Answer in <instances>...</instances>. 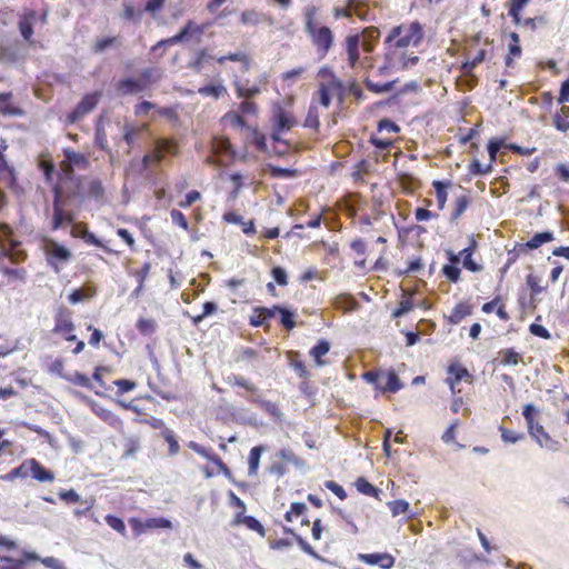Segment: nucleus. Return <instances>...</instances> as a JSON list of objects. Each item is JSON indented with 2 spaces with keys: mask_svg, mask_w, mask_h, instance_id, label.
Here are the masks:
<instances>
[{
  "mask_svg": "<svg viewBox=\"0 0 569 569\" xmlns=\"http://www.w3.org/2000/svg\"><path fill=\"white\" fill-rule=\"evenodd\" d=\"M188 447L191 450H193L196 453H198L201 457H203V458L210 460L211 462H213L217 466L218 470L220 472H222L224 476H229L230 475V469L228 468V466L211 449H207L203 446H201V445H199L198 442H194V441H190L188 443Z\"/></svg>",
  "mask_w": 569,
  "mask_h": 569,
  "instance_id": "nucleus-19",
  "label": "nucleus"
},
{
  "mask_svg": "<svg viewBox=\"0 0 569 569\" xmlns=\"http://www.w3.org/2000/svg\"><path fill=\"white\" fill-rule=\"evenodd\" d=\"M63 156L70 160L73 168L87 170L90 167L89 158L84 153L77 152L71 148L63 149Z\"/></svg>",
  "mask_w": 569,
  "mask_h": 569,
  "instance_id": "nucleus-31",
  "label": "nucleus"
},
{
  "mask_svg": "<svg viewBox=\"0 0 569 569\" xmlns=\"http://www.w3.org/2000/svg\"><path fill=\"white\" fill-rule=\"evenodd\" d=\"M477 249L478 241L470 236L468 246L460 251L463 268L471 272H479L483 269L482 264L473 259Z\"/></svg>",
  "mask_w": 569,
  "mask_h": 569,
  "instance_id": "nucleus-17",
  "label": "nucleus"
},
{
  "mask_svg": "<svg viewBox=\"0 0 569 569\" xmlns=\"http://www.w3.org/2000/svg\"><path fill=\"white\" fill-rule=\"evenodd\" d=\"M526 283L530 289L531 297L540 295L547 288L541 284V278L535 273L527 274Z\"/></svg>",
  "mask_w": 569,
  "mask_h": 569,
  "instance_id": "nucleus-48",
  "label": "nucleus"
},
{
  "mask_svg": "<svg viewBox=\"0 0 569 569\" xmlns=\"http://www.w3.org/2000/svg\"><path fill=\"white\" fill-rule=\"evenodd\" d=\"M472 313V306L468 302H459L451 310L447 320L451 325L460 323L465 318Z\"/></svg>",
  "mask_w": 569,
  "mask_h": 569,
  "instance_id": "nucleus-29",
  "label": "nucleus"
},
{
  "mask_svg": "<svg viewBox=\"0 0 569 569\" xmlns=\"http://www.w3.org/2000/svg\"><path fill=\"white\" fill-rule=\"evenodd\" d=\"M470 202H471V199L467 194L457 197L455 200V209L452 211L451 219L457 220L458 218H460L463 214V212L467 210V208L469 207Z\"/></svg>",
  "mask_w": 569,
  "mask_h": 569,
  "instance_id": "nucleus-47",
  "label": "nucleus"
},
{
  "mask_svg": "<svg viewBox=\"0 0 569 569\" xmlns=\"http://www.w3.org/2000/svg\"><path fill=\"white\" fill-rule=\"evenodd\" d=\"M157 148L161 150L163 156L171 154L177 156L179 152V144L174 139L160 138L156 140Z\"/></svg>",
  "mask_w": 569,
  "mask_h": 569,
  "instance_id": "nucleus-41",
  "label": "nucleus"
},
{
  "mask_svg": "<svg viewBox=\"0 0 569 569\" xmlns=\"http://www.w3.org/2000/svg\"><path fill=\"white\" fill-rule=\"evenodd\" d=\"M329 350L330 343L325 339L319 340L317 345L310 349V356L315 359L317 366H323L326 363L322 357L326 356Z\"/></svg>",
  "mask_w": 569,
  "mask_h": 569,
  "instance_id": "nucleus-39",
  "label": "nucleus"
},
{
  "mask_svg": "<svg viewBox=\"0 0 569 569\" xmlns=\"http://www.w3.org/2000/svg\"><path fill=\"white\" fill-rule=\"evenodd\" d=\"M234 86L238 98L250 99L260 93V88L258 86L247 87L239 82H237Z\"/></svg>",
  "mask_w": 569,
  "mask_h": 569,
  "instance_id": "nucleus-53",
  "label": "nucleus"
},
{
  "mask_svg": "<svg viewBox=\"0 0 569 569\" xmlns=\"http://www.w3.org/2000/svg\"><path fill=\"white\" fill-rule=\"evenodd\" d=\"M553 240V233L550 231L536 233L530 240L526 242V247L528 249H537L543 243L550 242Z\"/></svg>",
  "mask_w": 569,
  "mask_h": 569,
  "instance_id": "nucleus-44",
  "label": "nucleus"
},
{
  "mask_svg": "<svg viewBox=\"0 0 569 569\" xmlns=\"http://www.w3.org/2000/svg\"><path fill=\"white\" fill-rule=\"evenodd\" d=\"M380 32L376 27L363 28L361 34H358V47L361 46L363 52L371 53L379 41Z\"/></svg>",
  "mask_w": 569,
  "mask_h": 569,
  "instance_id": "nucleus-24",
  "label": "nucleus"
},
{
  "mask_svg": "<svg viewBox=\"0 0 569 569\" xmlns=\"http://www.w3.org/2000/svg\"><path fill=\"white\" fill-rule=\"evenodd\" d=\"M530 0H508V14L515 24L521 22V11L529 3Z\"/></svg>",
  "mask_w": 569,
  "mask_h": 569,
  "instance_id": "nucleus-37",
  "label": "nucleus"
},
{
  "mask_svg": "<svg viewBox=\"0 0 569 569\" xmlns=\"http://www.w3.org/2000/svg\"><path fill=\"white\" fill-rule=\"evenodd\" d=\"M91 410L98 418H100L103 422H106L113 429H116V430L123 429V421L121 420V418L118 415H116L110 409H107L98 403H92Z\"/></svg>",
  "mask_w": 569,
  "mask_h": 569,
  "instance_id": "nucleus-23",
  "label": "nucleus"
},
{
  "mask_svg": "<svg viewBox=\"0 0 569 569\" xmlns=\"http://www.w3.org/2000/svg\"><path fill=\"white\" fill-rule=\"evenodd\" d=\"M52 333L62 337L66 333L74 332L76 325L73 321V312L66 306H59L53 315Z\"/></svg>",
  "mask_w": 569,
  "mask_h": 569,
  "instance_id": "nucleus-13",
  "label": "nucleus"
},
{
  "mask_svg": "<svg viewBox=\"0 0 569 569\" xmlns=\"http://www.w3.org/2000/svg\"><path fill=\"white\" fill-rule=\"evenodd\" d=\"M553 126L558 131H569V107L562 106L553 116Z\"/></svg>",
  "mask_w": 569,
  "mask_h": 569,
  "instance_id": "nucleus-38",
  "label": "nucleus"
},
{
  "mask_svg": "<svg viewBox=\"0 0 569 569\" xmlns=\"http://www.w3.org/2000/svg\"><path fill=\"white\" fill-rule=\"evenodd\" d=\"M317 8L310 7L305 13V30L320 58H325L333 44V33L329 27L316 21Z\"/></svg>",
  "mask_w": 569,
  "mask_h": 569,
  "instance_id": "nucleus-3",
  "label": "nucleus"
},
{
  "mask_svg": "<svg viewBox=\"0 0 569 569\" xmlns=\"http://www.w3.org/2000/svg\"><path fill=\"white\" fill-rule=\"evenodd\" d=\"M100 97L101 92L98 91L84 94L76 108L69 113V121L76 122L92 111L97 107Z\"/></svg>",
  "mask_w": 569,
  "mask_h": 569,
  "instance_id": "nucleus-15",
  "label": "nucleus"
},
{
  "mask_svg": "<svg viewBox=\"0 0 569 569\" xmlns=\"http://www.w3.org/2000/svg\"><path fill=\"white\" fill-rule=\"evenodd\" d=\"M160 78L161 72L158 69L147 68L140 72L137 79L124 78L119 80L116 84V89L120 96L137 94L149 90Z\"/></svg>",
  "mask_w": 569,
  "mask_h": 569,
  "instance_id": "nucleus-4",
  "label": "nucleus"
},
{
  "mask_svg": "<svg viewBox=\"0 0 569 569\" xmlns=\"http://www.w3.org/2000/svg\"><path fill=\"white\" fill-rule=\"evenodd\" d=\"M487 51L485 49H480L476 52V54L471 58V60L465 62L462 64V69L465 72H470L478 64H480L486 59Z\"/></svg>",
  "mask_w": 569,
  "mask_h": 569,
  "instance_id": "nucleus-60",
  "label": "nucleus"
},
{
  "mask_svg": "<svg viewBox=\"0 0 569 569\" xmlns=\"http://www.w3.org/2000/svg\"><path fill=\"white\" fill-rule=\"evenodd\" d=\"M163 158L164 156L161 153V150H159L154 144L152 152L144 154L141 163L143 169H147L151 164L160 163L163 160Z\"/></svg>",
  "mask_w": 569,
  "mask_h": 569,
  "instance_id": "nucleus-54",
  "label": "nucleus"
},
{
  "mask_svg": "<svg viewBox=\"0 0 569 569\" xmlns=\"http://www.w3.org/2000/svg\"><path fill=\"white\" fill-rule=\"evenodd\" d=\"M388 507L393 517L407 513L409 511V503L402 499L388 502Z\"/></svg>",
  "mask_w": 569,
  "mask_h": 569,
  "instance_id": "nucleus-63",
  "label": "nucleus"
},
{
  "mask_svg": "<svg viewBox=\"0 0 569 569\" xmlns=\"http://www.w3.org/2000/svg\"><path fill=\"white\" fill-rule=\"evenodd\" d=\"M223 120L234 128H246L247 129V127H248L243 117L236 111L227 112L223 116Z\"/></svg>",
  "mask_w": 569,
  "mask_h": 569,
  "instance_id": "nucleus-58",
  "label": "nucleus"
},
{
  "mask_svg": "<svg viewBox=\"0 0 569 569\" xmlns=\"http://www.w3.org/2000/svg\"><path fill=\"white\" fill-rule=\"evenodd\" d=\"M12 92L0 93V114L3 117H18L23 114V110L13 103Z\"/></svg>",
  "mask_w": 569,
  "mask_h": 569,
  "instance_id": "nucleus-27",
  "label": "nucleus"
},
{
  "mask_svg": "<svg viewBox=\"0 0 569 569\" xmlns=\"http://www.w3.org/2000/svg\"><path fill=\"white\" fill-rule=\"evenodd\" d=\"M358 492L378 499L381 490L368 482L365 478L358 477Z\"/></svg>",
  "mask_w": 569,
  "mask_h": 569,
  "instance_id": "nucleus-51",
  "label": "nucleus"
},
{
  "mask_svg": "<svg viewBox=\"0 0 569 569\" xmlns=\"http://www.w3.org/2000/svg\"><path fill=\"white\" fill-rule=\"evenodd\" d=\"M27 477H29L28 459L24 460L20 466L11 469L8 473L2 476L1 479L13 481L14 479H26Z\"/></svg>",
  "mask_w": 569,
  "mask_h": 569,
  "instance_id": "nucleus-45",
  "label": "nucleus"
},
{
  "mask_svg": "<svg viewBox=\"0 0 569 569\" xmlns=\"http://www.w3.org/2000/svg\"><path fill=\"white\" fill-rule=\"evenodd\" d=\"M264 451L263 446L253 447L248 457V473L249 476H257L259 470V463L262 452Z\"/></svg>",
  "mask_w": 569,
  "mask_h": 569,
  "instance_id": "nucleus-35",
  "label": "nucleus"
},
{
  "mask_svg": "<svg viewBox=\"0 0 569 569\" xmlns=\"http://www.w3.org/2000/svg\"><path fill=\"white\" fill-rule=\"evenodd\" d=\"M425 31L420 22L412 21L393 27L386 38V57L392 67L408 68L419 61L411 49L423 40Z\"/></svg>",
  "mask_w": 569,
  "mask_h": 569,
  "instance_id": "nucleus-1",
  "label": "nucleus"
},
{
  "mask_svg": "<svg viewBox=\"0 0 569 569\" xmlns=\"http://www.w3.org/2000/svg\"><path fill=\"white\" fill-rule=\"evenodd\" d=\"M501 440L506 443H517L525 439V435L506 427H499Z\"/></svg>",
  "mask_w": 569,
  "mask_h": 569,
  "instance_id": "nucleus-52",
  "label": "nucleus"
},
{
  "mask_svg": "<svg viewBox=\"0 0 569 569\" xmlns=\"http://www.w3.org/2000/svg\"><path fill=\"white\" fill-rule=\"evenodd\" d=\"M327 81L319 83L318 90L312 96L311 103L320 104L323 108H328L333 98H337L339 102H342L345 94V86L333 74H329Z\"/></svg>",
  "mask_w": 569,
  "mask_h": 569,
  "instance_id": "nucleus-6",
  "label": "nucleus"
},
{
  "mask_svg": "<svg viewBox=\"0 0 569 569\" xmlns=\"http://www.w3.org/2000/svg\"><path fill=\"white\" fill-rule=\"evenodd\" d=\"M358 559L369 566H378L382 569H391L395 566V557L388 552L358 553Z\"/></svg>",
  "mask_w": 569,
  "mask_h": 569,
  "instance_id": "nucleus-18",
  "label": "nucleus"
},
{
  "mask_svg": "<svg viewBox=\"0 0 569 569\" xmlns=\"http://www.w3.org/2000/svg\"><path fill=\"white\" fill-rule=\"evenodd\" d=\"M104 194V188L100 180L93 179L89 182L87 196L93 199H102Z\"/></svg>",
  "mask_w": 569,
  "mask_h": 569,
  "instance_id": "nucleus-55",
  "label": "nucleus"
},
{
  "mask_svg": "<svg viewBox=\"0 0 569 569\" xmlns=\"http://www.w3.org/2000/svg\"><path fill=\"white\" fill-rule=\"evenodd\" d=\"M212 59V56L207 49H201L196 53L194 59L190 62V68L196 72H200L207 61Z\"/></svg>",
  "mask_w": 569,
  "mask_h": 569,
  "instance_id": "nucleus-49",
  "label": "nucleus"
},
{
  "mask_svg": "<svg viewBox=\"0 0 569 569\" xmlns=\"http://www.w3.org/2000/svg\"><path fill=\"white\" fill-rule=\"evenodd\" d=\"M303 127L312 129L315 131L319 130L320 120H319V111H318V106L317 104L310 103L308 113H307L306 119L303 121Z\"/></svg>",
  "mask_w": 569,
  "mask_h": 569,
  "instance_id": "nucleus-43",
  "label": "nucleus"
},
{
  "mask_svg": "<svg viewBox=\"0 0 569 569\" xmlns=\"http://www.w3.org/2000/svg\"><path fill=\"white\" fill-rule=\"evenodd\" d=\"M451 181H440L435 180L432 182V187L436 191V198L439 210H442L446 207L447 199H448V192L447 189L451 187Z\"/></svg>",
  "mask_w": 569,
  "mask_h": 569,
  "instance_id": "nucleus-32",
  "label": "nucleus"
},
{
  "mask_svg": "<svg viewBox=\"0 0 569 569\" xmlns=\"http://www.w3.org/2000/svg\"><path fill=\"white\" fill-rule=\"evenodd\" d=\"M161 435H162L163 439L166 440V442L169 445V455L170 456L177 455L180 450V446L176 439L173 431L170 429H164L161 432Z\"/></svg>",
  "mask_w": 569,
  "mask_h": 569,
  "instance_id": "nucleus-57",
  "label": "nucleus"
},
{
  "mask_svg": "<svg viewBox=\"0 0 569 569\" xmlns=\"http://www.w3.org/2000/svg\"><path fill=\"white\" fill-rule=\"evenodd\" d=\"M37 18V12L30 10L24 12L18 22V29L20 31L21 37L30 44H33L32 36H33V21Z\"/></svg>",
  "mask_w": 569,
  "mask_h": 569,
  "instance_id": "nucleus-25",
  "label": "nucleus"
},
{
  "mask_svg": "<svg viewBox=\"0 0 569 569\" xmlns=\"http://www.w3.org/2000/svg\"><path fill=\"white\" fill-rule=\"evenodd\" d=\"M72 203L54 199L52 200V213L50 229L57 231L74 223L77 212L71 208Z\"/></svg>",
  "mask_w": 569,
  "mask_h": 569,
  "instance_id": "nucleus-11",
  "label": "nucleus"
},
{
  "mask_svg": "<svg viewBox=\"0 0 569 569\" xmlns=\"http://www.w3.org/2000/svg\"><path fill=\"white\" fill-rule=\"evenodd\" d=\"M104 520H106L107 525L110 528H112L114 531H117L118 533H120L122 536H126L127 529H126V525L121 518L113 516V515H107L104 517Z\"/></svg>",
  "mask_w": 569,
  "mask_h": 569,
  "instance_id": "nucleus-56",
  "label": "nucleus"
},
{
  "mask_svg": "<svg viewBox=\"0 0 569 569\" xmlns=\"http://www.w3.org/2000/svg\"><path fill=\"white\" fill-rule=\"evenodd\" d=\"M273 317L274 310H272V308H254L249 317V325L252 327H261L264 326L267 321Z\"/></svg>",
  "mask_w": 569,
  "mask_h": 569,
  "instance_id": "nucleus-28",
  "label": "nucleus"
},
{
  "mask_svg": "<svg viewBox=\"0 0 569 569\" xmlns=\"http://www.w3.org/2000/svg\"><path fill=\"white\" fill-rule=\"evenodd\" d=\"M249 401L254 402L258 405L260 409H262L269 416L280 419L282 416V412L279 408V406L276 402L269 401V400H262V399H249Z\"/></svg>",
  "mask_w": 569,
  "mask_h": 569,
  "instance_id": "nucleus-40",
  "label": "nucleus"
},
{
  "mask_svg": "<svg viewBox=\"0 0 569 569\" xmlns=\"http://www.w3.org/2000/svg\"><path fill=\"white\" fill-rule=\"evenodd\" d=\"M54 199H59L69 203L81 201V181L79 178L58 179L52 187Z\"/></svg>",
  "mask_w": 569,
  "mask_h": 569,
  "instance_id": "nucleus-10",
  "label": "nucleus"
},
{
  "mask_svg": "<svg viewBox=\"0 0 569 569\" xmlns=\"http://www.w3.org/2000/svg\"><path fill=\"white\" fill-rule=\"evenodd\" d=\"M307 510L308 508L306 503L292 502L284 515V519L287 522L293 523V526L284 528V532L293 536L302 551L312 557H317L315 549L303 538V529L310 526V520L307 517Z\"/></svg>",
  "mask_w": 569,
  "mask_h": 569,
  "instance_id": "nucleus-2",
  "label": "nucleus"
},
{
  "mask_svg": "<svg viewBox=\"0 0 569 569\" xmlns=\"http://www.w3.org/2000/svg\"><path fill=\"white\" fill-rule=\"evenodd\" d=\"M71 236L74 238H81L87 244L99 247L107 253H113V251L104 246L94 233L88 231L86 223L73 224Z\"/></svg>",
  "mask_w": 569,
  "mask_h": 569,
  "instance_id": "nucleus-20",
  "label": "nucleus"
},
{
  "mask_svg": "<svg viewBox=\"0 0 569 569\" xmlns=\"http://www.w3.org/2000/svg\"><path fill=\"white\" fill-rule=\"evenodd\" d=\"M445 381L449 386L451 392L456 395L461 392V390L457 388L461 381L472 385L473 376L465 366L455 360L451 361L447 368V378Z\"/></svg>",
  "mask_w": 569,
  "mask_h": 569,
  "instance_id": "nucleus-12",
  "label": "nucleus"
},
{
  "mask_svg": "<svg viewBox=\"0 0 569 569\" xmlns=\"http://www.w3.org/2000/svg\"><path fill=\"white\" fill-rule=\"evenodd\" d=\"M272 310H274V315H280V323L284 329L292 330L296 327V315L293 311L281 306H273Z\"/></svg>",
  "mask_w": 569,
  "mask_h": 569,
  "instance_id": "nucleus-33",
  "label": "nucleus"
},
{
  "mask_svg": "<svg viewBox=\"0 0 569 569\" xmlns=\"http://www.w3.org/2000/svg\"><path fill=\"white\" fill-rule=\"evenodd\" d=\"M29 476L40 482H51L54 480V473L46 469L37 459H28Z\"/></svg>",
  "mask_w": 569,
  "mask_h": 569,
  "instance_id": "nucleus-26",
  "label": "nucleus"
},
{
  "mask_svg": "<svg viewBox=\"0 0 569 569\" xmlns=\"http://www.w3.org/2000/svg\"><path fill=\"white\" fill-rule=\"evenodd\" d=\"M447 258L449 263L445 264L441 269L442 274L452 283H457L460 280L461 269L458 267L461 254L455 253L451 250H447Z\"/></svg>",
  "mask_w": 569,
  "mask_h": 569,
  "instance_id": "nucleus-21",
  "label": "nucleus"
},
{
  "mask_svg": "<svg viewBox=\"0 0 569 569\" xmlns=\"http://www.w3.org/2000/svg\"><path fill=\"white\" fill-rule=\"evenodd\" d=\"M136 328L142 336H151L157 330V322L150 318H139Z\"/></svg>",
  "mask_w": 569,
  "mask_h": 569,
  "instance_id": "nucleus-46",
  "label": "nucleus"
},
{
  "mask_svg": "<svg viewBox=\"0 0 569 569\" xmlns=\"http://www.w3.org/2000/svg\"><path fill=\"white\" fill-rule=\"evenodd\" d=\"M198 92L203 97L218 99L227 92V89L222 84H208L199 88Z\"/></svg>",
  "mask_w": 569,
  "mask_h": 569,
  "instance_id": "nucleus-50",
  "label": "nucleus"
},
{
  "mask_svg": "<svg viewBox=\"0 0 569 569\" xmlns=\"http://www.w3.org/2000/svg\"><path fill=\"white\" fill-rule=\"evenodd\" d=\"M538 413V410L536 407L531 403H528L522 409V416L527 423V429L532 428L533 425L538 423L539 421L536 419V416Z\"/></svg>",
  "mask_w": 569,
  "mask_h": 569,
  "instance_id": "nucleus-61",
  "label": "nucleus"
},
{
  "mask_svg": "<svg viewBox=\"0 0 569 569\" xmlns=\"http://www.w3.org/2000/svg\"><path fill=\"white\" fill-rule=\"evenodd\" d=\"M226 61L240 62L244 71H248L251 67V58L247 52L238 51L230 52L226 56L217 58L219 64H223Z\"/></svg>",
  "mask_w": 569,
  "mask_h": 569,
  "instance_id": "nucleus-30",
  "label": "nucleus"
},
{
  "mask_svg": "<svg viewBox=\"0 0 569 569\" xmlns=\"http://www.w3.org/2000/svg\"><path fill=\"white\" fill-rule=\"evenodd\" d=\"M412 308H413V302H412L411 298L407 297V298L402 299L399 302L398 307L392 311V318H400L403 315L411 311Z\"/></svg>",
  "mask_w": 569,
  "mask_h": 569,
  "instance_id": "nucleus-64",
  "label": "nucleus"
},
{
  "mask_svg": "<svg viewBox=\"0 0 569 569\" xmlns=\"http://www.w3.org/2000/svg\"><path fill=\"white\" fill-rule=\"evenodd\" d=\"M232 527L244 526L248 530L257 532L260 537H266V529L262 523L252 516L242 515V512H236L231 521Z\"/></svg>",
  "mask_w": 569,
  "mask_h": 569,
  "instance_id": "nucleus-22",
  "label": "nucleus"
},
{
  "mask_svg": "<svg viewBox=\"0 0 569 569\" xmlns=\"http://www.w3.org/2000/svg\"><path fill=\"white\" fill-rule=\"evenodd\" d=\"M362 378L372 383L381 392H397L402 388V383L395 371H368Z\"/></svg>",
  "mask_w": 569,
  "mask_h": 569,
  "instance_id": "nucleus-9",
  "label": "nucleus"
},
{
  "mask_svg": "<svg viewBox=\"0 0 569 569\" xmlns=\"http://www.w3.org/2000/svg\"><path fill=\"white\" fill-rule=\"evenodd\" d=\"M499 361L502 366H517L522 361V356L513 348L502 349L498 352Z\"/></svg>",
  "mask_w": 569,
  "mask_h": 569,
  "instance_id": "nucleus-36",
  "label": "nucleus"
},
{
  "mask_svg": "<svg viewBox=\"0 0 569 569\" xmlns=\"http://www.w3.org/2000/svg\"><path fill=\"white\" fill-rule=\"evenodd\" d=\"M42 250L46 256L47 263L58 273L61 266L68 263L72 259V252L66 246L59 243L52 238H43Z\"/></svg>",
  "mask_w": 569,
  "mask_h": 569,
  "instance_id": "nucleus-8",
  "label": "nucleus"
},
{
  "mask_svg": "<svg viewBox=\"0 0 569 569\" xmlns=\"http://www.w3.org/2000/svg\"><path fill=\"white\" fill-rule=\"evenodd\" d=\"M527 430L529 436L540 448L549 451H558L560 449V441L552 438L540 422L533 425L532 428L530 427Z\"/></svg>",
  "mask_w": 569,
  "mask_h": 569,
  "instance_id": "nucleus-14",
  "label": "nucleus"
},
{
  "mask_svg": "<svg viewBox=\"0 0 569 569\" xmlns=\"http://www.w3.org/2000/svg\"><path fill=\"white\" fill-rule=\"evenodd\" d=\"M59 169L58 179L77 178L74 176V168L68 158L64 157V159L60 161Z\"/></svg>",
  "mask_w": 569,
  "mask_h": 569,
  "instance_id": "nucleus-62",
  "label": "nucleus"
},
{
  "mask_svg": "<svg viewBox=\"0 0 569 569\" xmlns=\"http://www.w3.org/2000/svg\"><path fill=\"white\" fill-rule=\"evenodd\" d=\"M64 379L76 386H80V387H83L87 389H90L92 387L90 378L88 376H86L84 373H81L78 371H76L71 376L64 377Z\"/></svg>",
  "mask_w": 569,
  "mask_h": 569,
  "instance_id": "nucleus-59",
  "label": "nucleus"
},
{
  "mask_svg": "<svg viewBox=\"0 0 569 569\" xmlns=\"http://www.w3.org/2000/svg\"><path fill=\"white\" fill-rule=\"evenodd\" d=\"M192 32H196V33H202L203 32V28L196 24L193 21H188L186 23V26L180 30V32H178L177 34H174L173 37H170L168 39H162L160 41H158L152 48H151V51H157L159 50L160 48H164V47H168V46H173L182 40H184L190 33Z\"/></svg>",
  "mask_w": 569,
  "mask_h": 569,
  "instance_id": "nucleus-16",
  "label": "nucleus"
},
{
  "mask_svg": "<svg viewBox=\"0 0 569 569\" xmlns=\"http://www.w3.org/2000/svg\"><path fill=\"white\" fill-rule=\"evenodd\" d=\"M373 57L366 56L361 61L362 68L371 69V71L365 77V84L369 91L373 93H382L392 90L395 81L389 79H377L380 76H383L388 71L387 66L379 67L376 71L372 66Z\"/></svg>",
  "mask_w": 569,
  "mask_h": 569,
  "instance_id": "nucleus-7",
  "label": "nucleus"
},
{
  "mask_svg": "<svg viewBox=\"0 0 569 569\" xmlns=\"http://www.w3.org/2000/svg\"><path fill=\"white\" fill-rule=\"evenodd\" d=\"M249 131V140L250 143L256 147L257 150L266 152L267 151V139L266 136L260 132L257 128L247 127Z\"/></svg>",
  "mask_w": 569,
  "mask_h": 569,
  "instance_id": "nucleus-42",
  "label": "nucleus"
},
{
  "mask_svg": "<svg viewBox=\"0 0 569 569\" xmlns=\"http://www.w3.org/2000/svg\"><path fill=\"white\" fill-rule=\"evenodd\" d=\"M226 382L231 387L242 388L246 391L250 392L251 395H256L258 392V388L254 383L239 375L228 376Z\"/></svg>",
  "mask_w": 569,
  "mask_h": 569,
  "instance_id": "nucleus-34",
  "label": "nucleus"
},
{
  "mask_svg": "<svg viewBox=\"0 0 569 569\" xmlns=\"http://www.w3.org/2000/svg\"><path fill=\"white\" fill-rule=\"evenodd\" d=\"M271 139L274 143H278L281 146V149L278 151V153L282 154L288 151L289 143L281 139L280 134L286 131H290L293 127L297 124V119L292 114V112L286 110L280 104H277L272 108L271 112Z\"/></svg>",
  "mask_w": 569,
  "mask_h": 569,
  "instance_id": "nucleus-5",
  "label": "nucleus"
}]
</instances>
